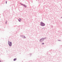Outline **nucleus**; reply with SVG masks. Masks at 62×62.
<instances>
[{"instance_id":"nucleus-1","label":"nucleus","mask_w":62,"mask_h":62,"mask_svg":"<svg viewBox=\"0 0 62 62\" xmlns=\"http://www.w3.org/2000/svg\"><path fill=\"white\" fill-rule=\"evenodd\" d=\"M8 45H9L10 46H11L12 45V43L11 42L8 41Z\"/></svg>"},{"instance_id":"nucleus-2","label":"nucleus","mask_w":62,"mask_h":62,"mask_svg":"<svg viewBox=\"0 0 62 62\" xmlns=\"http://www.w3.org/2000/svg\"><path fill=\"white\" fill-rule=\"evenodd\" d=\"M41 26H44L45 25V24H44V23H43L42 22H41Z\"/></svg>"},{"instance_id":"nucleus-3","label":"nucleus","mask_w":62,"mask_h":62,"mask_svg":"<svg viewBox=\"0 0 62 62\" xmlns=\"http://www.w3.org/2000/svg\"><path fill=\"white\" fill-rule=\"evenodd\" d=\"M43 41V39H40V42H42Z\"/></svg>"},{"instance_id":"nucleus-4","label":"nucleus","mask_w":62,"mask_h":62,"mask_svg":"<svg viewBox=\"0 0 62 62\" xmlns=\"http://www.w3.org/2000/svg\"><path fill=\"white\" fill-rule=\"evenodd\" d=\"M23 5V6H24L25 8H26L27 7V6L26 5Z\"/></svg>"},{"instance_id":"nucleus-5","label":"nucleus","mask_w":62,"mask_h":62,"mask_svg":"<svg viewBox=\"0 0 62 62\" xmlns=\"http://www.w3.org/2000/svg\"><path fill=\"white\" fill-rule=\"evenodd\" d=\"M16 59H17L16 58L14 59V61H16Z\"/></svg>"},{"instance_id":"nucleus-6","label":"nucleus","mask_w":62,"mask_h":62,"mask_svg":"<svg viewBox=\"0 0 62 62\" xmlns=\"http://www.w3.org/2000/svg\"><path fill=\"white\" fill-rule=\"evenodd\" d=\"M21 19H20V20H19V21L20 22H21Z\"/></svg>"},{"instance_id":"nucleus-7","label":"nucleus","mask_w":62,"mask_h":62,"mask_svg":"<svg viewBox=\"0 0 62 62\" xmlns=\"http://www.w3.org/2000/svg\"><path fill=\"white\" fill-rule=\"evenodd\" d=\"M42 45H44V43H42Z\"/></svg>"},{"instance_id":"nucleus-8","label":"nucleus","mask_w":62,"mask_h":62,"mask_svg":"<svg viewBox=\"0 0 62 62\" xmlns=\"http://www.w3.org/2000/svg\"><path fill=\"white\" fill-rule=\"evenodd\" d=\"M23 37H23V38H25V37H24V36H23Z\"/></svg>"},{"instance_id":"nucleus-9","label":"nucleus","mask_w":62,"mask_h":62,"mask_svg":"<svg viewBox=\"0 0 62 62\" xmlns=\"http://www.w3.org/2000/svg\"><path fill=\"white\" fill-rule=\"evenodd\" d=\"M7 1H6V4H7Z\"/></svg>"},{"instance_id":"nucleus-10","label":"nucleus","mask_w":62,"mask_h":62,"mask_svg":"<svg viewBox=\"0 0 62 62\" xmlns=\"http://www.w3.org/2000/svg\"><path fill=\"white\" fill-rule=\"evenodd\" d=\"M0 62H1V61H0Z\"/></svg>"}]
</instances>
